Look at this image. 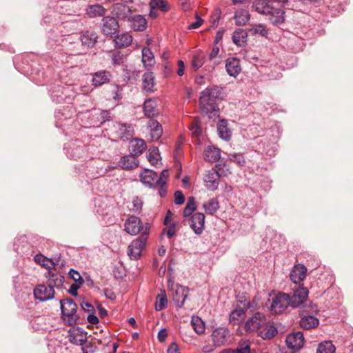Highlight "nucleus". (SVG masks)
Returning <instances> with one entry per match:
<instances>
[{
  "label": "nucleus",
  "mask_w": 353,
  "mask_h": 353,
  "mask_svg": "<svg viewBox=\"0 0 353 353\" xmlns=\"http://www.w3.org/2000/svg\"><path fill=\"white\" fill-rule=\"evenodd\" d=\"M142 62L145 68H150L155 64V59L152 50L147 47L142 49Z\"/></svg>",
  "instance_id": "7c9ffc66"
},
{
  "label": "nucleus",
  "mask_w": 353,
  "mask_h": 353,
  "mask_svg": "<svg viewBox=\"0 0 353 353\" xmlns=\"http://www.w3.org/2000/svg\"><path fill=\"white\" fill-rule=\"evenodd\" d=\"M143 205V200L139 196H135L132 200V208L131 210L135 213L139 214L142 210Z\"/></svg>",
  "instance_id": "bf43d9fd"
},
{
  "label": "nucleus",
  "mask_w": 353,
  "mask_h": 353,
  "mask_svg": "<svg viewBox=\"0 0 353 353\" xmlns=\"http://www.w3.org/2000/svg\"><path fill=\"white\" fill-rule=\"evenodd\" d=\"M165 178H141L142 183L149 188L157 189L161 197L167 194V182Z\"/></svg>",
  "instance_id": "423d86ee"
},
{
  "label": "nucleus",
  "mask_w": 353,
  "mask_h": 353,
  "mask_svg": "<svg viewBox=\"0 0 353 353\" xmlns=\"http://www.w3.org/2000/svg\"><path fill=\"white\" fill-rule=\"evenodd\" d=\"M54 291L51 284L48 286L39 285L34 290V296L36 299L46 301L54 297Z\"/></svg>",
  "instance_id": "9d476101"
},
{
  "label": "nucleus",
  "mask_w": 353,
  "mask_h": 353,
  "mask_svg": "<svg viewBox=\"0 0 353 353\" xmlns=\"http://www.w3.org/2000/svg\"><path fill=\"white\" fill-rule=\"evenodd\" d=\"M233 42L238 46H243L247 41V33L242 29H239L233 33Z\"/></svg>",
  "instance_id": "58836bf2"
},
{
  "label": "nucleus",
  "mask_w": 353,
  "mask_h": 353,
  "mask_svg": "<svg viewBox=\"0 0 353 353\" xmlns=\"http://www.w3.org/2000/svg\"><path fill=\"white\" fill-rule=\"evenodd\" d=\"M191 324L194 331L198 334H201L205 332V323L199 316H192Z\"/></svg>",
  "instance_id": "79ce46f5"
},
{
  "label": "nucleus",
  "mask_w": 353,
  "mask_h": 353,
  "mask_svg": "<svg viewBox=\"0 0 353 353\" xmlns=\"http://www.w3.org/2000/svg\"><path fill=\"white\" fill-rule=\"evenodd\" d=\"M235 353H251L250 344L248 341H241L239 343L236 349H234Z\"/></svg>",
  "instance_id": "4d7b16f0"
},
{
  "label": "nucleus",
  "mask_w": 353,
  "mask_h": 353,
  "mask_svg": "<svg viewBox=\"0 0 353 353\" xmlns=\"http://www.w3.org/2000/svg\"><path fill=\"white\" fill-rule=\"evenodd\" d=\"M68 278L74 281V283L70 286L68 292L74 296H77L78 294L77 290L84 283V280L80 273L74 269H70L68 272Z\"/></svg>",
  "instance_id": "1a4fd4ad"
},
{
  "label": "nucleus",
  "mask_w": 353,
  "mask_h": 353,
  "mask_svg": "<svg viewBox=\"0 0 353 353\" xmlns=\"http://www.w3.org/2000/svg\"><path fill=\"white\" fill-rule=\"evenodd\" d=\"M185 201V196L182 192L177 190L174 193V203L176 205H181Z\"/></svg>",
  "instance_id": "0e129e2a"
},
{
  "label": "nucleus",
  "mask_w": 353,
  "mask_h": 353,
  "mask_svg": "<svg viewBox=\"0 0 353 353\" xmlns=\"http://www.w3.org/2000/svg\"><path fill=\"white\" fill-rule=\"evenodd\" d=\"M229 336L230 331L224 327L216 328L212 333L213 343L216 347L225 345Z\"/></svg>",
  "instance_id": "2eb2a0df"
},
{
  "label": "nucleus",
  "mask_w": 353,
  "mask_h": 353,
  "mask_svg": "<svg viewBox=\"0 0 353 353\" xmlns=\"http://www.w3.org/2000/svg\"><path fill=\"white\" fill-rule=\"evenodd\" d=\"M152 141H158L163 134V128L159 122L154 119L149 120L147 124Z\"/></svg>",
  "instance_id": "412c9836"
},
{
  "label": "nucleus",
  "mask_w": 353,
  "mask_h": 353,
  "mask_svg": "<svg viewBox=\"0 0 353 353\" xmlns=\"http://www.w3.org/2000/svg\"><path fill=\"white\" fill-rule=\"evenodd\" d=\"M119 132L120 138L121 139L128 140L132 137V130L130 126L127 128L125 125L121 124Z\"/></svg>",
  "instance_id": "6e6d98bb"
},
{
  "label": "nucleus",
  "mask_w": 353,
  "mask_h": 353,
  "mask_svg": "<svg viewBox=\"0 0 353 353\" xmlns=\"http://www.w3.org/2000/svg\"><path fill=\"white\" fill-rule=\"evenodd\" d=\"M204 158L209 162H216L221 158V150L214 145H208L204 150Z\"/></svg>",
  "instance_id": "bb28decb"
},
{
  "label": "nucleus",
  "mask_w": 353,
  "mask_h": 353,
  "mask_svg": "<svg viewBox=\"0 0 353 353\" xmlns=\"http://www.w3.org/2000/svg\"><path fill=\"white\" fill-rule=\"evenodd\" d=\"M219 178H205L204 183L208 190L214 191L219 184Z\"/></svg>",
  "instance_id": "603ef678"
},
{
  "label": "nucleus",
  "mask_w": 353,
  "mask_h": 353,
  "mask_svg": "<svg viewBox=\"0 0 353 353\" xmlns=\"http://www.w3.org/2000/svg\"><path fill=\"white\" fill-rule=\"evenodd\" d=\"M212 172H213L211 173V175L213 176L214 174H216V176H227L228 175L232 174L229 166L226 164L216 166V170H212Z\"/></svg>",
  "instance_id": "09e8293b"
},
{
  "label": "nucleus",
  "mask_w": 353,
  "mask_h": 353,
  "mask_svg": "<svg viewBox=\"0 0 353 353\" xmlns=\"http://www.w3.org/2000/svg\"><path fill=\"white\" fill-rule=\"evenodd\" d=\"M34 261L47 270H50L55 266V263L52 259L46 257L41 254L35 255Z\"/></svg>",
  "instance_id": "4c0bfd02"
},
{
  "label": "nucleus",
  "mask_w": 353,
  "mask_h": 353,
  "mask_svg": "<svg viewBox=\"0 0 353 353\" xmlns=\"http://www.w3.org/2000/svg\"><path fill=\"white\" fill-rule=\"evenodd\" d=\"M205 62V55L202 52L194 54L192 61V66L195 69H199Z\"/></svg>",
  "instance_id": "49530a36"
},
{
  "label": "nucleus",
  "mask_w": 353,
  "mask_h": 353,
  "mask_svg": "<svg viewBox=\"0 0 353 353\" xmlns=\"http://www.w3.org/2000/svg\"><path fill=\"white\" fill-rule=\"evenodd\" d=\"M189 225L196 234L203 232L205 225V215L201 212L194 213L189 221Z\"/></svg>",
  "instance_id": "ddd939ff"
},
{
  "label": "nucleus",
  "mask_w": 353,
  "mask_h": 353,
  "mask_svg": "<svg viewBox=\"0 0 353 353\" xmlns=\"http://www.w3.org/2000/svg\"><path fill=\"white\" fill-rule=\"evenodd\" d=\"M245 317V310L243 308H236L230 314V323L233 325L239 324Z\"/></svg>",
  "instance_id": "e433bc0d"
},
{
  "label": "nucleus",
  "mask_w": 353,
  "mask_h": 353,
  "mask_svg": "<svg viewBox=\"0 0 353 353\" xmlns=\"http://www.w3.org/2000/svg\"><path fill=\"white\" fill-rule=\"evenodd\" d=\"M114 41L117 48H125L131 45L132 37L128 32H125L120 35H117Z\"/></svg>",
  "instance_id": "c85d7f7f"
},
{
  "label": "nucleus",
  "mask_w": 353,
  "mask_h": 353,
  "mask_svg": "<svg viewBox=\"0 0 353 353\" xmlns=\"http://www.w3.org/2000/svg\"><path fill=\"white\" fill-rule=\"evenodd\" d=\"M228 157L231 161L236 163L239 166H243L245 163V158L241 153L229 154Z\"/></svg>",
  "instance_id": "864d4df0"
},
{
  "label": "nucleus",
  "mask_w": 353,
  "mask_h": 353,
  "mask_svg": "<svg viewBox=\"0 0 353 353\" xmlns=\"http://www.w3.org/2000/svg\"><path fill=\"white\" fill-rule=\"evenodd\" d=\"M81 42L82 46L88 48H92L98 41V35L93 30H86L83 32L78 38Z\"/></svg>",
  "instance_id": "f3484780"
},
{
  "label": "nucleus",
  "mask_w": 353,
  "mask_h": 353,
  "mask_svg": "<svg viewBox=\"0 0 353 353\" xmlns=\"http://www.w3.org/2000/svg\"><path fill=\"white\" fill-rule=\"evenodd\" d=\"M130 28L134 31L142 32L146 29L147 20L141 14H134L131 16L128 20Z\"/></svg>",
  "instance_id": "a211bd4d"
},
{
  "label": "nucleus",
  "mask_w": 353,
  "mask_h": 353,
  "mask_svg": "<svg viewBox=\"0 0 353 353\" xmlns=\"http://www.w3.org/2000/svg\"><path fill=\"white\" fill-rule=\"evenodd\" d=\"M289 306V294L280 292L272 298L270 310L274 314H281Z\"/></svg>",
  "instance_id": "39448f33"
},
{
  "label": "nucleus",
  "mask_w": 353,
  "mask_h": 353,
  "mask_svg": "<svg viewBox=\"0 0 353 353\" xmlns=\"http://www.w3.org/2000/svg\"><path fill=\"white\" fill-rule=\"evenodd\" d=\"M146 150V143L144 140L139 138L132 139L130 141L129 151L130 154L135 158L142 154Z\"/></svg>",
  "instance_id": "dca6fc26"
},
{
  "label": "nucleus",
  "mask_w": 353,
  "mask_h": 353,
  "mask_svg": "<svg viewBox=\"0 0 353 353\" xmlns=\"http://www.w3.org/2000/svg\"><path fill=\"white\" fill-rule=\"evenodd\" d=\"M148 159L152 165L158 163L159 160L161 159L158 148L153 147L149 149Z\"/></svg>",
  "instance_id": "a18cd8bd"
},
{
  "label": "nucleus",
  "mask_w": 353,
  "mask_h": 353,
  "mask_svg": "<svg viewBox=\"0 0 353 353\" xmlns=\"http://www.w3.org/2000/svg\"><path fill=\"white\" fill-rule=\"evenodd\" d=\"M217 130L220 138L228 141L231 137V132L228 128V123L225 120H221L217 126Z\"/></svg>",
  "instance_id": "c9c22d12"
},
{
  "label": "nucleus",
  "mask_w": 353,
  "mask_h": 353,
  "mask_svg": "<svg viewBox=\"0 0 353 353\" xmlns=\"http://www.w3.org/2000/svg\"><path fill=\"white\" fill-rule=\"evenodd\" d=\"M168 303L167 296L165 293V291L162 292L161 294H158L157 297V302L155 304L156 310L160 311L164 309Z\"/></svg>",
  "instance_id": "de8ad7c7"
},
{
  "label": "nucleus",
  "mask_w": 353,
  "mask_h": 353,
  "mask_svg": "<svg viewBox=\"0 0 353 353\" xmlns=\"http://www.w3.org/2000/svg\"><path fill=\"white\" fill-rule=\"evenodd\" d=\"M306 271L307 269L303 265H294L290 274L291 281L295 284L301 283L306 276Z\"/></svg>",
  "instance_id": "4be33fe9"
},
{
  "label": "nucleus",
  "mask_w": 353,
  "mask_h": 353,
  "mask_svg": "<svg viewBox=\"0 0 353 353\" xmlns=\"http://www.w3.org/2000/svg\"><path fill=\"white\" fill-rule=\"evenodd\" d=\"M150 7L152 9H159L163 12L168 10L166 3L163 0H151Z\"/></svg>",
  "instance_id": "5fc2aeb1"
},
{
  "label": "nucleus",
  "mask_w": 353,
  "mask_h": 353,
  "mask_svg": "<svg viewBox=\"0 0 353 353\" xmlns=\"http://www.w3.org/2000/svg\"><path fill=\"white\" fill-rule=\"evenodd\" d=\"M278 332L277 328L268 319L261 327L258 335L263 339H270Z\"/></svg>",
  "instance_id": "aec40b11"
},
{
  "label": "nucleus",
  "mask_w": 353,
  "mask_h": 353,
  "mask_svg": "<svg viewBox=\"0 0 353 353\" xmlns=\"http://www.w3.org/2000/svg\"><path fill=\"white\" fill-rule=\"evenodd\" d=\"M50 280L51 282H52L54 283V285L56 287L59 288L63 285L64 281H65V278L62 275L52 274L50 277Z\"/></svg>",
  "instance_id": "052dcab7"
},
{
  "label": "nucleus",
  "mask_w": 353,
  "mask_h": 353,
  "mask_svg": "<svg viewBox=\"0 0 353 353\" xmlns=\"http://www.w3.org/2000/svg\"><path fill=\"white\" fill-rule=\"evenodd\" d=\"M143 108L145 116L150 119L159 114L157 109V102L152 99L145 100Z\"/></svg>",
  "instance_id": "a878e982"
},
{
  "label": "nucleus",
  "mask_w": 353,
  "mask_h": 353,
  "mask_svg": "<svg viewBox=\"0 0 353 353\" xmlns=\"http://www.w3.org/2000/svg\"><path fill=\"white\" fill-rule=\"evenodd\" d=\"M190 130L193 137H199L202 134V129L198 120L192 121L190 125Z\"/></svg>",
  "instance_id": "3c124183"
},
{
  "label": "nucleus",
  "mask_w": 353,
  "mask_h": 353,
  "mask_svg": "<svg viewBox=\"0 0 353 353\" xmlns=\"http://www.w3.org/2000/svg\"><path fill=\"white\" fill-rule=\"evenodd\" d=\"M252 30L254 34H259L263 37H267L268 32L263 24L259 23L253 26Z\"/></svg>",
  "instance_id": "680f3d73"
},
{
  "label": "nucleus",
  "mask_w": 353,
  "mask_h": 353,
  "mask_svg": "<svg viewBox=\"0 0 353 353\" xmlns=\"http://www.w3.org/2000/svg\"><path fill=\"white\" fill-rule=\"evenodd\" d=\"M253 7L257 12L263 14H270L274 12V8L268 0H256L253 3Z\"/></svg>",
  "instance_id": "393cba45"
},
{
  "label": "nucleus",
  "mask_w": 353,
  "mask_h": 353,
  "mask_svg": "<svg viewBox=\"0 0 353 353\" xmlns=\"http://www.w3.org/2000/svg\"><path fill=\"white\" fill-rule=\"evenodd\" d=\"M120 166L124 170H132L138 166V160L130 154L122 157Z\"/></svg>",
  "instance_id": "c756f323"
},
{
  "label": "nucleus",
  "mask_w": 353,
  "mask_h": 353,
  "mask_svg": "<svg viewBox=\"0 0 353 353\" xmlns=\"http://www.w3.org/2000/svg\"><path fill=\"white\" fill-rule=\"evenodd\" d=\"M308 290L305 288H294L292 294H289L290 306L296 308L300 307L303 303L307 301Z\"/></svg>",
  "instance_id": "20e7f679"
},
{
  "label": "nucleus",
  "mask_w": 353,
  "mask_h": 353,
  "mask_svg": "<svg viewBox=\"0 0 353 353\" xmlns=\"http://www.w3.org/2000/svg\"><path fill=\"white\" fill-rule=\"evenodd\" d=\"M319 324V320L313 315L307 314L301 317L299 325L305 330L316 327Z\"/></svg>",
  "instance_id": "cd10ccee"
},
{
  "label": "nucleus",
  "mask_w": 353,
  "mask_h": 353,
  "mask_svg": "<svg viewBox=\"0 0 353 353\" xmlns=\"http://www.w3.org/2000/svg\"><path fill=\"white\" fill-rule=\"evenodd\" d=\"M111 57L114 65H122L124 62V57L120 52L113 53Z\"/></svg>",
  "instance_id": "e2e57ef3"
},
{
  "label": "nucleus",
  "mask_w": 353,
  "mask_h": 353,
  "mask_svg": "<svg viewBox=\"0 0 353 353\" xmlns=\"http://www.w3.org/2000/svg\"><path fill=\"white\" fill-rule=\"evenodd\" d=\"M336 348L331 341H324L319 343L316 353H335Z\"/></svg>",
  "instance_id": "37998d69"
},
{
  "label": "nucleus",
  "mask_w": 353,
  "mask_h": 353,
  "mask_svg": "<svg viewBox=\"0 0 353 353\" xmlns=\"http://www.w3.org/2000/svg\"><path fill=\"white\" fill-rule=\"evenodd\" d=\"M121 89L119 85H114V90H113V94L112 98L114 100H119L121 99Z\"/></svg>",
  "instance_id": "69168bd1"
},
{
  "label": "nucleus",
  "mask_w": 353,
  "mask_h": 353,
  "mask_svg": "<svg viewBox=\"0 0 353 353\" xmlns=\"http://www.w3.org/2000/svg\"><path fill=\"white\" fill-rule=\"evenodd\" d=\"M119 25L114 17L106 16L102 19L101 32L103 34L114 37L119 32Z\"/></svg>",
  "instance_id": "0eeeda50"
},
{
  "label": "nucleus",
  "mask_w": 353,
  "mask_h": 353,
  "mask_svg": "<svg viewBox=\"0 0 353 353\" xmlns=\"http://www.w3.org/2000/svg\"><path fill=\"white\" fill-rule=\"evenodd\" d=\"M196 210V202L194 197H189L186 206L183 210V216L187 217L192 214Z\"/></svg>",
  "instance_id": "8fccbe9b"
},
{
  "label": "nucleus",
  "mask_w": 353,
  "mask_h": 353,
  "mask_svg": "<svg viewBox=\"0 0 353 353\" xmlns=\"http://www.w3.org/2000/svg\"><path fill=\"white\" fill-rule=\"evenodd\" d=\"M287 346L294 350H300L304 344L303 334L296 332L288 334L285 339Z\"/></svg>",
  "instance_id": "f8f14e48"
},
{
  "label": "nucleus",
  "mask_w": 353,
  "mask_h": 353,
  "mask_svg": "<svg viewBox=\"0 0 353 353\" xmlns=\"http://www.w3.org/2000/svg\"><path fill=\"white\" fill-rule=\"evenodd\" d=\"M302 309L303 312L307 313V314H316L318 312L317 306L315 304L312 303H309L308 304L306 302L303 303V304L300 307Z\"/></svg>",
  "instance_id": "13d9d810"
},
{
  "label": "nucleus",
  "mask_w": 353,
  "mask_h": 353,
  "mask_svg": "<svg viewBox=\"0 0 353 353\" xmlns=\"http://www.w3.org/2000/svg\"><path fill=\"white\" fill-rule=\"evenodd\" d=\"M51 97L52 100L57 103L63 102L65 100L64 88L61 85L54 87L52 90Z\"/></svg>",
  "instance_id": "a19ab883"
},
{
  "label": "nucleus",
  "mask_w": 353,
  "mask_h": 353,
  "mask_svg": "<svg viewBox=\"0 0 353 353\" xmlns=\"http://www.w3.org/2000/svg\"><path fill=\"white\" fill-rule=\"evenodd\" d=\"M203 208L207 214L213 215L219 209V203L216 198H212L203 203Z\"/></svg>",
  "instance_id": "72a5a7b5"
},
{
  "label": "nucleus",
  "mask_w": 353,
  "mask_h": 353,
  "mask_svg": "<svg viewBox=\"0 0 353 353\" xmlns=\"http://www.w3.org/2000/svg\"><path fill=\"white\" fill-rule=\"evenodd\" d=\"M111 13L112 17L119 20H127L128 21L131 17L132 10L130 8L123 3H114L112 7Z\"/></svg>",
  "instance_id": "9b49d317"
},
{
  "label": "nucleus",
  "mask_w": 353,
  "mask_h": 353,
  "mask_svg": "<svg viewBox=\"0 0 353 353\" xmlns=\"http://www.w3.org/2000/svg\"><path fill=\"white\" fill-rule=\"evenodd\" d=\"M68 332V338L73 344L81 345L86 340V336L83 331L79 328L70 329Z\"/></svg>",
  "instance_id": "b1692460"
},
{
  "label": "nucleus",
  "mask_w": 353,
  "mask_h": 353,
  "mask_svg": "<svg viewBox=\"0 0 353 353\" xmlns=\"http://www.w3.org/2000/svg\"><path fill=\"white\" fill-rule=\"evenodd\" d=\"M267 320L265 316L261 312H256L249 319L245 324V328L247 332H256L257 334L263 323Z\"/></svg>",
  "instance_id": "6e6552de"
},
{
  "label": "nucleus",
  "mask_w": 353,
  "mask_h": 353,
  "mask_svg": "<svg viewBox=\"0 0 353 353\" xmlns=\"http://www.w3.org/2000/svg\"><path fill=\"white\" fill-rule=\"evenodd\" d=\"M150 227L144 229L143 235H140L133 240L128 248V255L132 260H137L141 257V252L145 247L147 236L149 234Z\"/></svg>",
  "instance_id": "f03ea898"
},
{
  "label": "nucleus",
  "mask_w": 353,
  "mask_h": 353,
  "mask_svg": "<svg viewBox=\"0 0 353 353\" xmlns=\"http://www.w3.org/2000/svg\"><path fill=\"white\" fill-rule=\"evenodd\" d=\"M154 75L152 72H147L143 76V88L148 92H154Z\"/></svg>",
  "instance_id": "2f4dec72"
},
{
  "label": "nucleus",
  "mask_w": 353,
  "mask_h": 353,
  "mask_svg": "<svg viewBox=\"0 0 353 353\" xmlns=\"http://www.w3.org/2000/svg\"><path fill=\"white\" fill-rule=\"evenodd\" d=\"M178 69L176 73L179 76L181 77L184 74L185 64L182 60H179L177 62Z\"/></svg>",
  "instance_id": "338daca9"
},
{
  "label": "nucleus",
  "mask_w": 353,
  "mask_h": 353,
  "mask_svg": "<svg viewBox=\"0 0 353 353\" xmlns=\"http://www.w3.org/2000/svg\"><path fill=\"white\" fill-rule=\"evenodd\" d=\"M220 95L221 90L218 87L207 88L201 94L199 98L201 110L210 119L219 117V109L216 104V101Z\"/></svg>",
  "instance_id": "f257e3e1"
},
{
  "label": "nucleus",
  "mask_w": 353,
  "mask_h": 353,
  "mask_svg": "<svg viewBox=\"0 0 353 353\" xmlns=\"http://www.w3.org/2000/svg\"><path fill=\"white\" fill-rule=\"evenodd\" d=\"M284 11L281 8H274V12L269 14L270 20L274 25H279L284 21Z\"/></svg>",
  "instance_id": "ea45409f"
},
{
  "label": "nucleus",
  "mask_w": 353,
  "mask_h": 353,
  "mask_svg": "<svg viewBox=\"0 0 353 353\" xmlns=\"http://www.w3.org/2000/svg\"><path fill=\"white\" fill-rule=\"evenodd\" d=\"M225 69L231 77H236L241 72L240 61L236 57L228 58L226 60Z\"/></svg>",
  "instance_id": "5701e85b"
},
{
  "label": "nucleus",
  "mask_w": 353,
  "mask_h": 353,
  "mask_svg": "<svg viewBox=\"0 0 353 353\" xmlns=\"http://www.w3.org/2000/svg\"><path fill=\"white\" fill-rule=\"evenodd\" d=\"M125 231L130 235H137L141 233L143 235V230L147 227H150L149 224L143 225L141 219L136 216H130L125 222Z\"/></svg>",
  "instance_id": "7ed1b4c3"
},
{
  "label": "nucleus",
  "mask_w": 353,
  "mask_h": 353,
  "mask_svg": "<svg viewBox=\"0 0 353 353\" xmlns=\"http://www.w3.org/2000/svg\"><path fill=\"white\" fill-rule=\"evenodd\" d=\"M202 23H203V19L201 18H200L199 17L196 16V21L191 23L189 26V28L190 29H196L201 26Z\"/></svg>",
  "instance_id": "774afa93"
},
{
  "label": "nucleus",
  "mask_w": 353,
  "mask_h": 353,
  "mask_svg": "<svg viewBox=\"0 0 353 353\" xmlns=\"http://www.w3.org/2000/svg\"><path fill=\"white\" fill-rule=\"evenodd\" d=\"M234 19L237 26H244L250 19L249 12L244 9L238 10L234 14Z\"/></svg>",
  "instance_id": "473e14b6"
},
{
  "label": "nucleus",
  "mask_w": 353,
  "mask_h": 353,
  "mask_svg": "<svg viewBox=\"0 0 353 353\" xmlns=\"http://www.w3.org/2000/svg\"><path fill=\"white\" fill-rule=\"evenodd\" d=\"M188 294V288L183 286H177L172 293V300L177 307H181L184 304Z\"/></svg>",
  "instance_id": "6ab92c4d"
},
{
  "label": "nucleus",
  "mask_w": 353,
  "mask_h": 353,
  "mask_svg": "<svg viewBox=\"0 0 353 353\" xmlns=\"http://www.w3.org/2000/svg\"><path fill=\"white\" fill-rule=\"evenodd\" d=\"M86 11L90 17H102L105 14V9L100 4L90 5L87 8Z\"/></svg>",
  "instance_id": "f704fd0d"
},
{
  "label": "nucleus",
  "mask_w": 353,
  "mask_h": 353,
  "mask_svg": "<svg viewBox=\"0 0 353 353\" xmlns=\"http://www.w3.org/2000/svg\"><path fill=\"white\" fill-rule=\"evenodd\" d=\"M92 85L94 87H100L109 83L112 75L110 71L102 70L92 74Z\"/></svg>",
  "instance_id": "4468645a"
},
{
  "label": "nucleus",
  "mask_w": 353,
  "mask_h": 353,
  "mask_svg": "<svg viewBox=\"0 0 353 353\" xmlns=\"http://www.w3.org/2000/svg\"><path fill=\"white\" fill-rule=\"evenodd\" d=\"M77 306L76 303L70 299H68V310L70 312H68V324L72 325L75 322L76 319L74 318V314L77 312Z\"/></svg>",
  "instance_id": "c03bdc74"
}]
</instances>
